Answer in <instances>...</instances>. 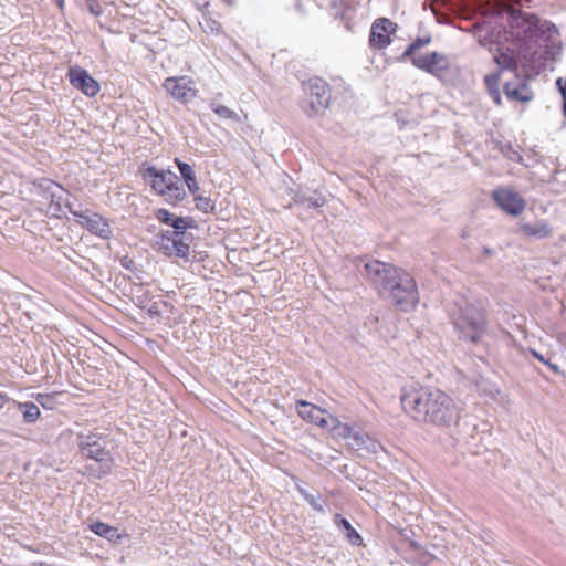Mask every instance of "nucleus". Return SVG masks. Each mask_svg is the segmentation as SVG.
Segmentation results:
<instances>
[{
  "mask_svg": "<svg viewBox=\"0 0 566 566\" xmlns=\"http://www.w3.org/2000/svg\"><path fill=\"white\" fill-rule=\"evenodd\" d=\"M400 403L413 421L438 428H449L460 419V409L444 390L419 382L402 388Z\"/></svg>",
  "mask_w": 566,
  "mask_h": 566,
  "instance_id": "obj_1",
  "label": "nucleus"
},
{
  "mask_svg": "<svg viewBox=\"0 0 566 566\" xmlns=\"http://www.w3.org/2000/svg\"><path fill=\"white\" fill-rule=\"evenodd\" d=\"M367 276L379 294L389 298L402 312H409L419 304V291L413 276L402 268L378 260L365 265Z\"/></svg>",
  "mask_w": 566,
  "mask_h": 566,
  "instance_id": "obj_2",
  "label": "nucleus"
},
{
  "mask_svg": "<svg viewBox=\"0 0 566 566\" xmlns=\"http://www.w3.org/2000/svg\"><path fill=\"white\" fill-rule=\"evenodd\" d=\"M516 40L544 59H555L562 50L557 28L532 13L521 12L516 18Z\"/></svg>",
  "mask_w": 566,
  "mask_h": 566,
  "instance_id": "obj_3",
  "label": "nucleus"
},
{
  "mask_svg": "<svg viewBox=\"0 0 566 566\" xmlns=\"http://www.w3.org/2000/svg\"><path fill=\"white\" fill-rule=\"evenodd\" d=\"M295 407L297 415L304 421L328 430L334 438L353 439L358 446L365 443L364 437L359 432H355L350 424L342 422L338 417L329 413L326 409L306 400H297Z\"/></svg>",
  "mask_w": 566,
  "mask_h": 566,
  "instance_id": "obj_4",
  "label": "nucleus"
},
{
  "mask_svg": "<svg viewBox=\"0 0 566 566\" xmlns=\"http://www.w3.org/2000/svg\"><path fill=\"white\" fill-rule=\"evenodd\" d=\"M139 175L156 195L164 197L165 201L171 206H178L187 198V192L178 181V177L170 170L157 169L148 163H143Z\"/></svg>",
  "mask_w": 566,
  "mask_h": 566,
  "instance_id": "obj_5",
  "label": "nucleus"
},
{
  "mask_svg": "<svg viewBox=\"0 0 566 566\" xmlns=\"http://www.w3.org/2000/svg\"><path fill=\"white\" fill-rule=\"evenodd\" d=\"M430 38H417L411 42L401 59H409L413 66L434 76H441L450 70V60L447 55L439 52L428 54H418V51L429 44Z\"/></svg>",
  "mask_w": 566,
  "mask_h": 566,
  "instance_id": "obj_6",
  "label": "nucleus"
},
{
  "mask_svg": "<svg viewBox=\"0 0 566 566\" xmlns=\"http://www.w3.org/2000/svg\"><path fill=\"white\" fill-rule=\"evenodd\" d=\"M305 98L301 104L303 113L310 117L323 115L331 106L332 87L322 77L308 78L304 84Z\"/></svg>",
  "mask_w": 566,
  "mask_h": 566,
  "instance_id": "obj_7",
  "label": "nucleus"
},
{
  "mask_svg": "<svg viewBox=\"0 0 566 566\" xmlns=\"http://www.w3.org/2000/svg\"><path fill=\"white\" fill-rule=\"evenodd\" d=\"M454 326L463 338L472 344L480 343L488 329L486 310L481 305H467L454 318Z\"/></svg>",
  "mask_w": 566,
  "mask_h": 566,
  "instance_id": "obj_8",
  "label": "nucleus"
},
{
  "mask_svg": "<svg viewBox=\"0 0 566 566\" xmlns=\"http://www.w3.org/2000/svg\"><path fill=\"white\" fill-rule=\"evenodd\" d=\"M107 438L101 434L82 437L78 442L81 454L99 463L101 471L96 475L97 478L108 474L114 465V459L112 452L107 449Z\"/></svg>",
  "mask_w": 566,
  "mask_h": 566,
  "instance_id": "obj_9",
  "label": "nucleus"
},
{
  "mask_svg": "<svg viewBox=\"0 0 566 566\" xmlns=\"http://www.w3.org/2000/svg\"><path fill=\"white\" fill-rule=\"evenodd\" d=\"M163 87L172 99L184 105L193 101L199 92L195 80L188 75L167 77Z\"/></svg>",
  "mask_w": 566,
  "mask_h": 566,
  "instance_id": "obj_10",
  "label": "nucleus"
},
{
  "mask_svg": "<svg viewBox=\"0 0 566 566\" xmlns=\"http://www.w3.org/2000/svg\"><path fill=\"white\" fill-rule=\"evenodd\" d=\"M398 25L388 18H377L370 27L368 43L374 50H384L392 42Z\"/></svg>",
  "mask_w": 566,
  "mask_h": 566,
  "instance_id": "obj_11",
  "label": "nucleus"
},
{
  "mask_svg": "<svg viewBox=\"0 0 566 566\" xmlns=\"http://www.w3.org/2000/svg\"><path fill=\"white\" fill-rule=\"evenodd\" d=\"M491 196L497 207L510 216L517 217L526 208L525 199L511 188L499 187Z\"/></svg>",
  "mask_w": 566,
  "mask_h": 566,
  "instance_id": "obj_12",
  "label": "nucleus"
},
{
  "mask_svg": "<svg viewBox=\"0 0 566 566\" xmlns=\"http://www.w3.org/2000/svg\"><path fill=\"white\" fill-rule=\"evenodd\" d=\"M73 216L76 217V222L87 229L91 233L102 239H108L112 235V228L107 219L101 214L96 212H73Z\"/></svg>",
  "mask_w": 566,
  "mask_h": 566,
  "instance_id": "obj_13",
  "label": "nucleus"
},
{
  "mask_svg": "<svg viewBox=\"0 0 566 566\" xmlns=\"http://www.w3.org/2000/svg\"><path fill=\"white\" fill-rule=\"evenodd\" d=\"M73 86L87 97H95L101 91L99 83L81 67H73Z\"/></svg>",
  "mask_w": 566,
  "mask_h": 566,
  "instance_id": "obj_14",
  "label": "nucleus"
},
{
  "mask_svg": "<svg viewBox=\"0 0 566 566\" xmlns=\"http://www.w3.org/2000/svg\"><path fill=\"white\" fill-rule=\"evenodd\" d=\"M504 94L510 101L522 103L530 102L534 97V94L527 82L518 76H516L513 81L505 83Z\"/></svg>",
  "mask_w": 566,
  "mask_h": 566,
  "instance_id": "obj_15",
  "label": "nucleus"
},
{
  "mask_svg": "<svg viewBox=\"0 0 566 566\" xmlns=\"http://www.w3.org/2000/svg\"><path fill=\"white\" fill-rule=\"evenodd\" d=\"M518 229L527 238L545 239L552 234V227L545 220H541L535 224L522 222Z\"/></svg>",
  "mask_w": 566,
  "mask_h": 566,
  "instance_id": "obj_16",
  "label": "nucleus"
},
{
  "mask_svg": "<svg viewBox=\"0 0 566 566\" xmlns=\"http://www.w3.org/2000/svg\"><path fill=\"white\" fill-rule=\"evenodd\" d=\"M175 164L181 175V178L185 182V185L187 186L189 192L191 195H196L197 192L200 191V186H199V182L197 180V176H196V172L193 170V168L185 163V161H181L179 158H175Z\"/></svg>",
  "mask_w": 566,
  "mask_h": 566,
  "instance_id": "obj_17",
  "label": "nucleus"
},
{
  "mask_svg": "<svg viewBox=\"0 0 566 566\" xmlns=\"http://www.w3.org/2000/svg\"><path fill=\"white\" fill-rule=\"evenodd\" d=\"M334 523L336 526L342 527L345 531V537L350 544L356 546H360L363 544L361 535L352 526L348 520L343 517L340 514H335Z\"/></svg>",
  "mask_w": 566,
  "mask_h": 566,
  "instance_id": "obj_18",
  "label": "nucleus"
},
{
  "mask_svg": "<svg viewBox=\"0 0 566 566\" xmlns=\"http://www.w3.org/2000/svg\"><path fill=\"white\" fill-rule=\"evenodd\" d=\"M500 82H501V73L500 72H495V73L488 74L484 76V84L486 86V90H488L491 98L493 99V102L499 106L502 104V96H501V92L499 88Z\"/></svg>",
  "mask_w": 566,
  "mask_h": 566,
  "instance_id": "obj_19",
  "label": "nucleus"
},
{
  "mask_svg": "<svg viewBox=\"0 0 566 566\" xmlns=\"http://www.w3.org/2000/svg\"><path fill=\"white\" fill-rule=\"evenodd\" d=\"M90 530L96 535L107 538L108 541L116 542L122 538L117 527L111 526L103 522H95L90 525Z\"/></svg>",
  "mask_w": 566,
  "mask_h": 566,
  "instance_id": "obj_20",
  "label": "nucleus"
},
{
  "mask_svg": "<svg viewBox=\"0 0 566 566\" xmlns=\"http://www.w3.org/2000/svg\"><path fill=\"white\" fill-rule=\"evenodd\" d=\"M494 61L495 63L499 65V71L497 72H502L504 70H513V69H516V59L515 56L505 51V52H500L495 57H494Z\"/></svg>",
  "mask_w": 566,
  "mask_h": 566,
  "instance_id": "obj_21",
  "label": "nucleus"
},
{
  "mask_svg": "<svg viewBox=\"0 0 566 566\" xmlns=\"http://www.w3.org/2000/svg\"><path fill=\"white\" fill-rule=\"evenodd\" d=\"M192 196H193L196 209H198L199 211H201L203 213H211L214 211L216 206H214L213 200L210 197L202 196L199 192H197L196 195H192Z\"/></svg>",
  "mask_w": 566,
  "mask_h": 566,
  "instance_id": "obj_22",
  "label": "nucleus"
},
{
  "mask_svg": "<svg viewBox=\"0 0 566 566\" xmlns=\"http://www.w3.org/2000/svg\"><path fill=\"white\" fill-rule=\"evenodd\" d=\"M20 410L27 422H34L40 416L39 407L33 402H24L20 405Z\"/></svg>",
  "mask_w": 566,
  "mask_h": 566,
  "instance_id": "obj_23",
  "label": "nucleus"
},
{
  "mask_svg": "<svg viewBox=\"0 0 566 566\" xmlns=\"http://www.w3.org/2000/svg\"><path fill=\"white\" fill-rule=\"evenodd\" d=\"M172 248L174 253L179 258H187L190 251V247L188 243L184 242L180 237L172 238Z\"/></svg>",
  "mask_w": 566,
  "mask_h": 566,
  "instance_id": "obj_24",
  "label": "nucleus"
},
{
  "mask_svg": "<svg viewBox=\"0 0 566 566\" xmlns=\"http://www.w3.org/2000/svg\"><path fill=\"white\" fill-rule=\"evenodd\" d=\"M211 108L221 118L238 119L237 113L224 105L213 103Z\"/></svg>",
  "mask_w": 566,
  "mask_h": 566,
  "instance_id": "obj_25",
  "label": "nucleus"
},
{
  "mask_svg": "<svg viewBox=\"0 0 566 566\" xmlns=\"http://www.w3.org/2000/svg\"><path fill=\"white\" fill-rule=\"evenodd\" d=\"M170 226L176 230L174 232V235L179 237V234L182 233L187 229L188 223L185 218L175 217V218H172Z\"/></svg>",
  "mask_w": 566,
  "mask_h": 566,
  "instance_id": "obj_26",
  "label": "nucleus"
},
{
  "mask_svg": "<svg viewBox=\"0 0 566 566\" xmlns=\"http://www.w3.org/2000/svg\"><path fill=\"white\" fill-rule=\"evenodd\" d=\"M154 214L155 218L164 224H170L172 221V214L165 208L155 210Z\"/></svg>",
  "mask_w": 566,
  "mask_h": 566,
  "instance_id": "obj_27",
  "label": "nucleus"
},
{
  "mask_svg": "<svg viewBox=\"0 0 566 566\" xmlns=\"http://www.w3.org/2000/svg\"><path fill=\"white\" fill-rule=\"evenodd\" d=\"M556 84L562 93L564 112L566 114V80L564 81L563 78H558Z\"/></svg>",
  "mask_w": 566,
  "mask_h": 566,
  "instance_id": "obj_28",
  "label": "nucleus"
},
{
  "mask_svg": "<svg viewBox=\"0 0 566 566\" xmlns=\"http://www.w3.org/2000/svg\"><path fill=\"white\" fill-rule=\"evenodd\" d=\"M90 11L94 15L98 17L102 13V8H101V6L98 3H91L90 4Z\"/></svg>",
  "mask_w": 566,
  "mask_h": 566,
  "instance_id": "obj_29",
  "label": "nucleus"
},
{
  "mask_svg": "<svg viewBox=\"0 0 566 566\" xmlns=\"http://www.w3.org/2000/svg\"><path fill=\"white\" fill-rule=\"evenodd\" d=\"M534 356L543 364H548V360H546L541 354L534 353Z\"/></svg>",
  "mask_w": 566,
  "mask_h": 566,
  "instance_id": "obj_30",
  "label": "nucleus"
},
{
  "mask_svg": "<svg viewBox=\"0 0 566 566\" xmlns=\"http://www.w3.org/2000/svg\"><path fill=\"white\" fill-rule=\"evenodd\" d=\"M554 373H558L559 369H558V366L555 365V364H552L548 361V364H546Z\"/></svg>",
  "mask_w": 566,
  "mask_h": 566,
  "instance_id": "obj_31",
  "label": "nucleus"
},
{
  "mask_svg": "<svg viewBox=\"0 0 566 566\" xmlns=\"http://www.w3.org/2000/svg\"><path fill=\"white\" fill-rule=\"evenodd\" d=\"M65 76L71 80V66L67 67Z\"/></svg>",
  "mask_w": 566,
  "mask_h": 566,
  "instance_id": "obj_32",
  "label": "nucleus"
},
{
  "mask_svg": "<svg viewBox=\"0 0 566 566\" xmlns=\"http://www.w3.org/2000/svg\"><path fill=\"white\" fill-rule=\"evenodd\" d=\"M60 7H63L64 0H56Z\"/></svg>",
  "mask_w": 566,
  "mask_h": 566,
  "instance_id": "obj_33",
  "label": "nucleus"
},
{
  "mask_svg": "<svg viewBox=\"0 0 566 566\" xmlns=\"http://www.w3.org/2000/svg\"><path fill=\"white\" fill-rule=\"evenodd\" d=\"M2 402H3V397L0 396V407L2 406Z\"/></svg>",
  "mask_w": 566,
  "mask_h": 566,
  "instance_id": "obj_34",
  "label": "nucleus"
}]
</instances>
